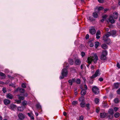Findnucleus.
Listing matches in <instances>:
<instances>
[{
	"label": "nucleus",
	"instance_id": "1",
	"mask_svg": "<svg viewBox=\"0 0 120 120\" xmlns=\"http://www.w3.org/2000/svg\"><path fill=\"white\" fill-rule=\"evenodd\" d=\"M98 60V58L97 54L96 53H91V56L88 57L86 60V62L90 64H91L92 62L93 61L94 63H97Z\"/></svg>",
	"mask_w": 120,
	"mask_h": 120
},
{
	"label": "nucleus",
	"instance_id": "2",
	"mask_svg": "<svg viewBox=\"0 0 120 120\" xmlns=\"http://www.w3.org/2000/svg\"><path fill=\"white\" fill-rule=\"evenodd\" d=\"M118 14L116 12H115L113 13L112 16H110L109 18L106 19V21L108 23L110 22L112 24L115 22L114 19H117L118 17Z\"/></svg>",
	"mask_w": 120,
	"mask_h": 120
},
{
	"label": "nucleus",
	"instance_id": "3",
	"mask_svg": "<svg viewBox=\"0 0 120 120\" xmlns=\"http://www.w3.org/2000/svg\"><path fill=\"white\" fill-rule=\"evenodd\" d=\"M68 71L65 68L63 69L62 70L61 74L62 76L60 77V79H63L64 77H66L68 74Z\"/></svg>",
	"mask_w": 120,
	"mask_h": 120
},
{
	"label": "nucleus",
	"instance_id": "4",
	"mask_svg": "<svg viewBox=\"0 0 120 120\" xmlns=\"http://www.w3.org/2000/svg\"><path fill=\"white\" fill-rule=\"evenodd\" d=\"M107 52L105 50L103 51L102 54L100 56L101 59V60H104L106 59V55L107 54Z\"/></svg>",
	"mask_w": 120,
	"mask_h": 120
},
{
	"label": "nucleus",
	"instance_id": "5",
	"mask_svg": "<svg viewBox=\"0 0 120 120\" xmlns=\"http://www.w3.org/2000/svg\"><path fill=\"white\" fill-rule=\"evenodd\" d=\"M92 89L93 91L95 94H97L99 92V88L96 86L92 87Z\"/></svg>",
	"mask_w": 120,
	"mask_h": 120
},
{
	"label": "nucleus",
	"instance_id": "6",
	"mask_svg": "<svg viewBox=\"0 0 120 120\" xmlns=\"http://www.w3.org/2000/svg\"><path fill=\"white\" fill-rule=\"evenodd\" d=\"M108 113L110 115H108V114H107L109 118L110 119L112 118L113 115L114 114L113 109H109L108 111Z\"/></svg>",
	"mask_w": 120,
	"mask_h": 120
},
{
	"label": "nucleus",
	"instance_id": "7",
	"mask_svg": "<svg viewBox=\"0 0 120 120\" xmlns=\"http://www.w3.org/2000/svg\"><path fill=\"white\" fill-rule=\"evenodd\" d=\"M100 74L99 70L98 69L96 71L95 73L91 77V78L92 79L94 78L97 76L100 75Z\"/></svg>",
	"mask_w": 120,
	"mask_h": 120
},
{
	"label": "nucleus",
	"instance_id": "8",
	"mask_svg": "<svg viewBox=\"0 0 120 120\" xmlns=\"http://www.w3.org/2000/svg\"><path fill=\"white\" fill-rule=\"evenodd\" d=\"M19 99L20 100H17L16 101V102L18 104H19L21 103V100H22L24 99L23 96H22L21 94L18 95L17 96Z\"/></svg>",
	"mask_w": 120,
	"mask_h": 120
},
{
	"label": "nucleus",
	"instance_id": "9",
	"mask_svg": "<svg viewBox=\"0 0 120 120\" xmlns=\"http://www.w3.org/2000/svg\"><path fill=\"white\" fill-rule=\"evenodd\" d=\"M8 107L11 109L14 110L16 108V106L13 104H11Z\"/></svg>",
	"mask_w": 120,
	"mask_h": 120
},
{
	"label": "nucleus",
	"instance_id": "10",
	"mask_svg": "<svg viewBox=\"0 0 120 120\" xmlns=\"http://www.w3.org/2000/svg\"><path fill=\"white\" fill-rule=\"evenodd\" d=\"M90 33L92 34H93L96 32V30L94 28H92L89 30Z\"/></svg>",
	"mask_w": 120,
	"mask_h": 120
},
{
	"label": "nucleus",
	"instance_id": "11",
	"mask_svg": "<svg viewBox=\"0 0 120 120\" xmlns=\"http://www.w3.org/2000/svg\"><path fill=\"white\" fill-rule=\"evenodd\" d=\"M4 102L5 104L6 105L10 104V101L9 100L7 99H5L4 100Z\"/></svg>",
	"mask_w": 120,
	"mask_h": 120
},
{
	"label": "nucleus",
	"instance_id": "12",
	"mask_svg": "<svg viewBox=\"0 0 120 120\" xmlns=\"http://www.w3.org/2000/svg\"><path fill=\"white\" fill-rule=\"evenodd\" d=\"M18 91H19V92L21 93H23L25 91V90L23 89H20V88H17L15 91V92Z\"/></svg>",
	"mask_w": 120,
	"mask_h": 120
},
{
	"label": "nucleus",
	"instance_id": "13",
	"mask_svg": "<svg viewBox=\"0 0 120 120\" xmlns=\"http://www.w3.org/2000/svg\"><path fill=\"white\" fill-rule=\"evenodd\" d=\"M18 117L20 120L23 119L24 118V116L21 113H20L19 114Z\"/></svg>",
	"mask_w": 120,
	"mask_h": 120
},
{
	"label": "nucleus",
	"instance_id": "14",
	"mask_svg": "<svg viewBox=\"0 0 120 120\" xmlns=\"http://www.w3.org/2000/svg\"><path fill=\"white\" fill-rule=\"evenodd\" d=\"M6 97L7 98L11 99L13 98L12 95L10 93L7 94L6 95Z\"/></svg>",
	"mask_w": 120,
	"mask_h": 120
},
{
	"label": "nucleus",
	"instance_id": "15",
	"mask_svg": "<svg viewBox=\"0 0 120 120\" xmlns=\"http://www.w3.org/2000/svg\"><path fill=\"white\" fill-rule=\"evenodd\" d=\"M108 36L105 35L103 36V39L104 41H106L107 40L110 41V40L108 39Z\"/></svg>",
	"mask_w": 120,
	"mask_h": 120
},
{
	"label": "nucleus",
	"instance_id": "16",
	"mask_svg": "<svg viewBox=\"0 0 120 120\" xmlns=\"http://www.w3.org/2000/svg\"><path fill=\"white\" fill-rule=\"evenodd\" d=\"M107 115L105 113H101L100 115V116L102 118H104Z\"/></svg>",
	"mask_w": 120,
	"mask_h": 120
},
{
	"label": "nucleus",
	"instance_id": "17",
	"mask_svg": "<svg viewBox=\"0 0 120 120\" xmlns=\"http://www.w3.org/2000/svg\"><path fill=\"white\" fill-rule=\"evenodd\" d=\"M75 82V80L74 79H73L72 80H69L68 81L70 84L71 85H72L73 82Z\"/></svg>",
	"mask_w": 120,
	"mask_h": 120
},
{
	"label": "nucleus",
	"instance_id": "18",
	"mask_svg": "<svg viewBox=\"0 0 120 120\" xmlns=\"http://www.w3.org/2000/svg\"><path fill=\"white\" fill-rule=\"evenodd\" d=\"M111 35L113 36H114L116 34V31L113 30L110 31Z\"/></svg>",
	"mask_w": 120,
	"mask_h": 120
},
{
	"label": "nucleus",
	"instance_id": "19",
	"mask_svg": "<svg viewBox=\"0 0 120 120\" xmlns=\"http://www.w3.org/2000/svg\"><path fill=\"white\" fill-rule=\"evenodd\" d=\"M86 94V91L84 90H82L81 92V94L82 95H84Z\"/></svg>",
	"mask_w": 120,
	"mask_h": 120
},
{
	"label": "nucleus",
	"instance_id": "20",
	"mask_svg": "<svg viewBox=\"0 0 120 120\" xmlns=\"http://www.w3.org/2000/svg\"><path fill=\"white\" fill-rule=\"evenodd\" d=\"M81 106L83 108L85 107V103L83 102L82 101V102L80 104Z\"/></svg>",
	"mask_w": 120,
	"mask_h": 120
},
{
	"label": "nucleus",
	"instance_id": "21",
	"mask_svg": "<svg viewBox=\"0 0 120 120\" xmlns=\"http://www.w3.org/2000/svg\"><path fill=\"white\" fill-rule=\"evenodd\" d=\"M75 63L76 64L78 65L80 64L81 62L79 60L76 59L75 61Z\"/></svg>",
	"mask_w": 120,
	"mask_h": 120
},
{
	"label": "nucleus",
	"instance_id": "22",
	"mask_svg": "<svg viewBox=\"0 0 120 120\" xmlns=\"http://www.w3.org/2000/svg\"><path fill=\"white\" fill-rule=\"evenodd\" d=\"M0 76H2V79L6 77L4 74L1 72H0Z\"/></svg>",
	"mask_w": 120,
	"mask_h": 120
},
{
	"label": "nucleus",
	"instance_id": "23",
	"mask_svg": "<svg viewBox=\"0 0 120 120\" xmlns=\"http://www.w3.org/2000/svg\"><path fill=\"white\" fill-rule=\"evenodd\" d=\"M102 47V48L105 49L107 48L108 47L106 44H103L101 46Z\"/></svg>",
	"mask_w": 120,
	"mask_h": 120
},
{
	"label": "nucleus",
	"instance_id": "24",
	"mask_svg": "<svg viewBox=\"0 0 120 120\" xmlns=\"http://www.w3.org/2000/svg\"><path fill=\"white\" fill-rule=\"evenodd\" d=\"M99 45V43L98 41H96L95 42V47L97 49Z\"/></svg>",
	"mask_w": 120,
	"mask_h": 120
},
{
	"label": "nucleus",
	"instance_id": "25",
	"mask_svg": "<svg viewBox=\"0 0 120 120\" xmlns=\"http://www.w3.org/2000/svg\"><path fill=\"white\" fill-rule=\"evenodd\" d=\"M69 62L70 64L72 65L74 63V61L73 60L71 59H70L69 60Z\"/></svg>",
	"mask_w": 120,
	"mask_h": 120
},
{
	"label": "nucleus",
	"instance_id": "26",
	"mask_svg": "<svg viewBox=\"0 0 120 120\" xmlns=\"http://www.w3.org/2000/svg\"><path fill=\"white\" fill-rule=\"evenodd\" d=\"M93 16L94 18H97L98 16V15L96 13L94 12L93 14Z\"/></svg>",
	"mask_w": 120,
	"mask_h": 120
},
{
	"label": "nucleus",
	"instance_id": "27",
	"mask_svg": "<svg viewBox=\"0 0 120 120\" xmlns=\"http://www.w3.org/2000/svg\"><path fill=\"white\" fill-rule=\"evenodd\" d=\"M23 110L22 107H19L18 108V110L19 111H22Z\"/></svg>",
	"mask_w": 120,
	"mask_h": 120
},
{
	"label": "nucleus",
	"instance_id": "28",
	"mask_svg": "<svg viewBox=\"0 0 120 120\" xmlns=\"http://www.w3.org/2000/svg\"><path fill=\"white\" fill-rule=\"evenodd\" d=\"M115 87L116 88H118L119 87V84L118 83H115L114 84Z\"/></svg>",
	"mask_w": 120,
	"mask_h": 120
},
{
	"label": "nucleus",
	"instance_id": "29",
	"mask_svg": "<svg viewBox=\"0 0 120 120\" xmlns=\"http://www.w3.org/2000/svg\"><path fill=\"white\" fill-rule=\"evenodd\" d=\"M22 105L23 106L27 105L28 104L27 101H24L22 102Z\"/></svg>",
	"mask_w": 120,
	"mask_h": 120
},
{
	"label": "nucleus",
	"instance_id": "30",
	"mask_svg": "<svg viewBox=\"0 0 120 120\" xmlns=\"http://www.w3.org/2000/svg\"><path fill=\"white\" fill-rule=\"evenodd\" d=\"M99 99L98 98H96L94 100V101L96 104H98L99 102Z\"/></svg>",
	"mask_w": 120,
	"mask_h": 120
},
{
	"label": "nucleus",
	"instance_id": "31",
	"mask_svg": "<svg viewBox=\"0 0 120 120\" xmlns=\"http://www.w3.org/2000/svg\"><path fill=\"white\" fill-rule=\"evenodd\" d=\"M119 114L118 112H116L114 114V116L116 118H117L119 116Z\"/></svg>",
	"mask_w": 120,
	"mask_h": 120
},
{
	"label": "nucleus",
	"instance_id": "32",
	"mask_svg": "<svg viewBox=\"0 0 120 120\" xmlns=\"http://www.w3.org/2000/svg\"><path fill=\"white\" fill-rule=\"evenodd\" d=\"M105 35L109 37V36L111 35V32H107Z\"/></svg>",
	"mask_w": 120,
	"mask_h": 120
},
{
	"label": "nucleus",
	"instance_id": "33",
	"mask_svg": "<svg viewBox=\"0 0 120 120\" xmlns=\"http://www.w3.org/2000/svg\"><path fill=\"white\" fill-rule=\"evenodd\" d=\"M36 107L38 108L39 109H40L41 108V105L39 103L38 104L36 105Z\"/></svg>",
	"mask_w": 120,
	"mask_h": 120
},
{
	"label": "nucleus",
	"instance_id": "34",
	"mask_svg": "<svg viewBox=\"0 0 120 120\" xmlns=\"http://www.w3.org/2000/svg\"><path fill=\"white\" fill-rule=\"evenodd\" d=\"M119 100L118 99V98H115L114 100V101L115 103H117L119 102Z\"/></svg>",
	"mask_w": 120,
	"mask_h": 120
},
{
	"label": "nucleus",
	"instance_id": "35",
	"mask_svg": "<svg viewBox=\"0 0 120 120\" xmlns=\"http://www.w3.org/2000/svg\"><path fill=\"white\" fill-rule=\"evenodd\" d=\"M77 103V101H74L72 102V104L73 105H75Z\"/></svg>",
	"mask_w": 120,
	"mask_h": 120
},
{
	"label": "nucleus",
	"instance_id": "36",
	"mask_svg": "<svg viewBox=\"0 0 120 120\" xmlns=\"http://www.w3.org/2000/svg\"><path fill=\"white\" fill-rule=\"evenodd\" d=\"M101 34V32L99 30H98L97 31L96 33V35H100Z\"/></svg>",
	"mask_w": 120,
	"mask_h": 120
},
{
	"label": "nucleus",
	"instance_id": "37",
	"mask_svg": "<svg viewBox=\"0 0 120 120\" xmlns=\"http://www.w3.org/2000/svg\"><path fill=\"white\" fill-rule=\"evenodd\" d=\"M80 80L79 79H77L76 81L77 83L78 84H79L80 82Z\"/></svg>",
	"mask_w": 120,
	"mask_h": 120
},
{
	"label": "nucleus",
	"instance_id": "38",
	"mask_svg": "<svg viewBox=\"0 0 120 120\" xmlns=\"http://www.w3.org/2000/svg\"><path fill=\"white\" fill-rule=\"evenodd\" d=\"M84 98L83 97H81V98H80L79 99V100L80 101H82L83 100Z\"/></svg>",
	"mask_w": 120,
	"mask_h": 120
},
{
	"label": "nucleus",
	"instance_id": "39",
	"mask_svg": "<svg viewBox=\"0 0 120 120\" xmlns=\"http://www.w3.org/2000/svg\"><path fill=\"white\" fill-rule=\"evenodd\" d=\"M2 90L4 93L6 92V90L5 88H3L2 89Z\"/></svg>",
	"mask_w": 120,
	"mask_h": 120
},
{
	"label": "nucleus",
	"instance_id": "40",
	"mask_svg": "<svg viewBox=\"0 0 120 120\" xmlns=\"http://www.w3.org/2000/svg\"><path fill=\"white\" fill-rule=\"evenodd\" d=\"M86 106L87 107V109H90V104L89 103L87 104L86 105Z\"/></svg>",
	"mask_w": 120,
	"mask_h": 120
},
{
	"label": "nucleus",
	"instance_id": "41",
	"mask_svg": "<svg viewBox=\"0 0 120 120\" xmlns=\"http://www.w3.org/2000/svg\"><path fill=\"white\" fill-rule=\"evenodd\" d=\"M81 55L82 57L84 56L85 55V53L83 52H81Z\"/></svg>",
	"mask_w": 120,
	"mask_h": 120
},
{
	"label": "nucleus",
	"instance_id": "42",
	"mask_svg": "<svg viewBox=\"0 0 120 120\" xmlns=\"http://www.w3.org/2000/svg\"><path fill=\"white\" fill-rule=\"evenodd\" d=\"M22 86L23 88H25L26 87V86L24 83H22Z\"/></svg>",
	"mask_w": 120,
	"mask_h": 120
},
{
	"label": "nucleus",
	"instance_id": "43",
	"mask_svg": "<svg viewBox=\"0 0 120 120\" xmlns=\"http://www.w3.org/2000/svg\"><path fill=\"white\" fill-rule=\"evenodd\" d=\"M98 1L100 3H102L104 2V0H98Z\"/></svg>",
	"mask_w": 120,
	"mask_h": 120
},
{
	"label": "nucleus",
	"instance_id": "44",
	"mask_svg": "<svg viewBox=\"0 0 120 120\" xmlns=\"http://www.w3.org/2000/svg\"><path fill=\"white\" fill-rule=\"evenodd\" d=\"M107 16L106 15H103L102 16V18L105 19L107 17Z\"/></svg>",
	"mask_w": 120,
	"mask_h": 120
},
{
	"label": "nucleus",
	"instance_id": "45",
	"mask_svg": "<svg viewBox=\"0 0 120 120\" xmlns=\"http://www.w3.org/2000/svg\"><path fill=\"white\" fill-rule=\"evenodd\" d=\"M83 116H81L79 117V120H83Z\"/></svg>",
	"mask_w": 120,
	"mask_h": 120
},
{
	"label": "nucleus",
	"instance_id": "46",
	"mask_svg": "<svg viewBox=\"0 0 120 120\" xmlns=\"http://www.w3.org/2000/svg\"><path fill=\"white\" fill-rule=\"evenodd\" d=\"M103 7H102L101 6V7H99L98 8V10H102V9H103Z\"/></svg>",
	"mask_w": 120,
	"mask_h": 120
},
{
	"label": "nucleus",
	"instance_id": "47",
	"mask_svg": "<svg viewBox=\"0 0 120 120\" xmlns=\"http://www.w3.org/2000/svg\"><path fill=\"white\" fill-rule=\"evenodd\" d=\"M10 86H12L14 87H15V84L11 83L10 84Z\"/></svg>",
	"mask_w": 120,
	"mask_h": 120
},
{
	"label": "nucleus",
	"instance_id": "48",
	"mask_svg": "<svg viewBox=\"0 0 120 120\" xmlns=\"http://www.w3.org/2000/svg\"><path fill=\"white\" fill-rule=\"evenodd\" d=\"M89 34H87L86 36V39H87L89 38Z\"/></svg>",
	"mask_w": 120,
	"mask_h": 120
},
{
	"label": "nucleus",
	"instance_id": "49",
	"mask_svg": "<svg viewBox=\"0 0 120 120\" xmlns=\"http://www.w3.org/2000/svg\"><path fill=\"white\" fill-rule=\"evenodd\" d=\"M117 93L118 94H120V88L117 91Z\"/></svg>",
	"mask_w": 120,
	"mask_h": 120
},
{
	"label": "nucleus",
	"instance_id": "50",
	"mask_svg": "<svg viewBox=\"0 0 120 120\" xmlns=\"http://www.w3.org/2000/svg\"><path fill=\"white\" fill-rule=\"evenodd\" d=\"M96 38L97 39H98L100 38V37L99 36V35H96Z\"/></svg>",
	"mask_w": 120,
	"mask_h": 120
},
{
	"label": "nucleus",
	"instance_id": "51",
	"mask_svg": "<svg viewBox=\"0 0 120 120\" xmlns=\"http://www.w3.org/2000/svg\"><path fill=\"white\" fill-rule=\"evenodd\" d=\"M66 64V68H68L69 66V65L68 64L66 63H65Z\"/></svg>",
	"mask_w": 120,
	"mask_h": 120
},
{
	"label": "nucleus",
	"instance_id": "52",
	"mask_svg": "<svg viewBox=\"0 0 120 120\" xmlns=\"http://www.w3.org/2000/svg\"><path fill=\"white\" fill-rule=\"evenodd\" d=\"M99 79V80L100 81H101V82L103 80V79L102 78H100Z\"/></svg>",
	"mask_w": 120,
	"mask_h": 120
},
{
	"label": "nucleus",
	"instance_id": "53",
	"mask_svg": "<svg viewBox=\"0 0 120 120\" xmlns=\"http://www.w3.org/2000/svg\"><path fill=\"white\" fill-rule=\"evenodd\" d=\"M118 108L117 107H115L114 109V110H115L116 111L118 110Z\"/></svg>",
	"mask_w": 120,
	"mask_h": 120
},
{
	"label": "nucleus",
	"instance_id": "54",
	"mask_svg": "<svg viewBox=\"0 0 120 120\" xmlns=\"http://www.w3.org/2000/svg\"><path fill=\"white\" fill-rule=\"evenodd\" d=\"M28 115L29 117H30V116H31L32 115V114L31 113H28Z\"/></svg>",
	"mask_w": 120,
	"mask_h": 120
},
{
	"label": "nucleus",
	"instance_id": "55",
	"mask_svg": "<svg viewBox=\"0 0 120 120\" xmlns=\"http://www.w3.org/2000/svg\"><path fill=\"white\" fill-rule=\"evenodd\" d=\"M84 86H85V90H86L87 89V86H86V85H85Z\"/></svg>",
	"mask_w": 120,
	"mask_h": 120
},
{
	"label": "nucleus",
	"instance_id": "56",
	"mask_svg": "<svg viewBox=\"0 0 120 120\" xmlns=\"http://www.w3.org/2000/svg\"><path fill=\"white\" fill-rule=\"evenodd\" d=\"M21 94V95L22 96V95L23 96H27V93H26L25 94Z\"/></svg>",
	"mask_w": 120,
	"mask_h": 120
},
{
	"label": "nucleus",
	"instance_id": "57",
	"mask_svg": "<svg viewBox=\"0 0 120 120\" xmlns=\"http://www.w3.org/2000/svg\"><path fill=\"white\" fill-rule=\"evenodd\" d=\"M8 76L10 79H14V77H12V76H10L9 75H8Z\"/></svg>",
	"mask_w": 120,
	"mask_h": 120
},
{
	"label": "nucleus",
	"instance_id": "58",
	"mask_svg": "<svg viewBox=\"0 0 120 120\" xmlns=\"http://www.w3.org/2000/svg\"><path fill=\"white\" fill-rule=\"evenodd\" d=\"M90 45L91 47H93L94 46V45L93 43H91L90 44Z\"/></svg>",
	"mask_w": 120,
	"mask_h": 120
},
{
	"label": "nucleus",
	"instance_id": "59",
	"mask_svg": "<svg viewBox=\"0 0 120 120\" xmlns=\"http://www.w3.org/2000/svg\"><path fill=\"white\" fill-rule=\"evenodd\" d=\"M117 66L119 68H120V65L119 64H117Z\"/></svg>",
	"mask_w": 120,
	"mask_h": 120
},
{
	"label": "nucleus",
	"instance_id": "60",
	"mask_svg": "<svg viewBox=\"0 0 120 120\" xmlns=\"http://www.w3.org/2000/svg\"><path fill=\"white\" fill-rule=\"evenodd\" d=\"M30 118L32 119L33 120L34 119V117L32 115L30 117Z\"/></svg>",
	"mask_w": 120,
	"mask_h": 120
},
{
	"label": "nucleus",
	"instance_id": "61",
	"mask_svg": "<svg viewBox=\"0 0 120 120\" xmlns=\"http://www.w3.org/2000/svg\"><path fill=\"white\" fill-rule=\"evenodd\" d=\"M6 73H8L9 72V71L8 69H6L5 71Z\"/></svg>",
	"mask_w": 120,
	"mask_h": 120
},
{
	"label": "nucleus",
	"instance_id": "62",
	"mask_svg": "<svg viewBox=\"0 0 120 120\" xmlns=\"http://www.w3.org/2000/svg\"><path fill=\"white\" fill-rule=\"evenodd\" d=\"M63 114L64 116H66L67 115V113L65 112H63Z\"/></svg>",
	"mask_w": 120,
	"mask_h": 120
},
{
	"label": "nucleus",
	"instance_id": "63",
	"mask_svg": "<svg viewBox=\"0 0 120 120\" xmlns=\"http://www.w3.org/2000/svg\"><path fill=\"white\" fill-rule=\"evenodd\" d=\"M83 65H81V69H83Z\"/></svg>",
	"mask_w": 120,
	"mask_h": 120
},
{
	"label": "nucleus",
	"instance_id": "64",
	"mask_svg": "<svg viewBox=\"0 0 120 120\" xmlns=\"http://www.w3.org/2000/svg\"><path fill=\"white\" fill-rule=\"evenodd\" d=\"M117 26L118 28H120V24L119 25L118 24H117Z\"/></svg>",
	"mask_w": 120,
	"mask_h": 120
}]
</instances>
